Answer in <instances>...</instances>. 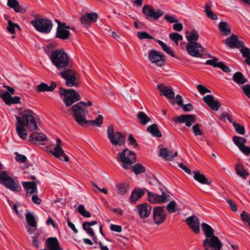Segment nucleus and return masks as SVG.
Here are the masks:
<instances>
[{"mask_svg": "<svg viewBox=\"0 0 250 250\" xmlns=\"http://www.w3.org/2000/svg\"><path fill=\"white\" fill-rule=\"evenodd\" d=\"M116 190L118 194L124 195L129 190V185L125 183H118L116 185Z\"/></svg>", "mask_w": 250, "mask_h": 250, "instance_id": "nucleus-40", "label": "nucleus"}, {"mask_svg": "<svg viewBox=\"0 0 250 250\" xmlns=\"http://www.w3.org/2000/svg\"><path fill=\"white\" fill-rule=\"evenodd\" d=\"M219 30L222 32V34L228 36L231 33L230 28L227 22L221 21L219 23Z\"/></svg>", "mask_w": 250, "mask_h": 250, "instance_id": "nucleus-38", "label": "nucleus"}, {"mask_svg": "<svg viewBox=\"0 0 250 250\" xmlns=\"http://www.w3.org/2000/svg\"><path fill=\"white\" fill-rule=\"evenodd\" d=\"M148 201L152 204L164 203L170 200V196L165 191H162L161 195H158L150 191L148 192Z\"/></svg>", "mask_w": 250, "mask_h": 250, "instance_id": "nucleus-14", "label": "nucleus"}, {"mask_svg": "<svg viewBox=\"0 0 250 250\" xmlns=\"http://www.w3.org/2000/svg\"><path fill=\"white\" fill-rule=\"evenodd\" d=\"M137 37L140 39V40H144V39H153L156 40L153 37L148 34L147 33L142 31V32H139L137 33Z\"/></svg>", "mask_w": 250, "mask_h": 250, "instance_id": "nucleus-51", "label": "nucleus"}, {"mask_svg": "<svg viewBox=\"0 0 250 250\" xmlns=\"http://www.w3.org/2000/svg\"><path fill=\"white\" fill-rule=\"evenodd\" d=\"M53 64L57 69L62 71L67 67H72V62L67 54L63 50H56L53 51L50 56Z\"/></svg>", "mask_w": 250, "mask_h": 250, "instance_id": "nucleus-2", "label": "nucleus"}, {"mask_svg": "<svg viewBox=\"0 0 250 250\" xmlns=\"http://www.w3.org/2000/svg\"><path fill=\"white\" fill-rule=\"evenodd\" d=\"M0 97L7 105L16 104L20 103V97L18 96L12 97L8 91H5L3 93L0 94Z\"/></svg>", "mask_w": 250, "mask_h": 250, "instance_id": "nucleus-21", "label": "nucleus"}, {"mask_svg": "<svg viewBox=\"0 0 250 250\" xmlns=\"http://www.w3.org/2000/svg\"><path fill=\"white\" fill-rule=\"evenodd\" d=\"M110 228L111 230L117 232H120L122 230V228L121 226L112 224L110 226Z\"/></svg>", "mask_w": 250, "mask_h": 250, "instance_id": "nucleus-64", "label": "nucleus"}, {"mask_svg": "<svg viewBox=\"0 0 250 250\" xmlns=\"http://www.w3.org/2000/svg\"><path fill=\"white\" fill-rule=\"evenodd\" d=\"M235 169L237 174L244 179H246V177L249 175V173L244 168L243 166L240 164H237L236 166Z\"/></svg>", "mask_w": 250, "mask_h": 250, "instance_id": "nucleus-45", "label": "nucleus"}, {"mask_svg": "<svg viewBox=\"0 0 250 250\" xmlns=\"http://www.w3.org/2000/svg\"><path fill=\"white\" fill-rule=\"evenodd\" d=\"M98 15L96 13H87L83 15L81 18V21L83 24L87 26L89 25L90 22H95L98 19Z\"/></svg>", "mask_w": 250, "mask_h": 250, "instance_id": "nucleus-22", "label": "nucleus"}, {"mask_svg": "<svg viewBox=\"0 0 250 250\" xmlns=\"http://www.w3.org/2000/svg\"><path fill=\"white\" fill-rule=\"evenodd\" d=\"M169 38L173 41H179L182 40L183 39V37L181 35L176 32H173L169 34Z\"/></svg>", "mask_w": 250, "mask_h": 250, "instance_id": "nucleus-52", "label": "nucleus"}, {"mask_svg": "<svg viewBox=\"0 0 250 250\" xmlns=\"http://www.w3.org/2000/svg\"><path fill=\"white\" fill-rule=\"evenodd\" d=\"M149 61L153 63H155L158 66L161 67L165 64V55L161 52L155 50H150L148 55Z\"/></svg>", "mask_w": 250, "mask_h": 250, "instance_id": "nucleus-13", "label": "nucleus"}, {"mask_svg": "<svg viewBox=\"0 0 250 250\" xmlns=\"http://www.w3.org/2000/svg\"><path fill=\"white\" fill-rule=\"evenodd\" d=\"M203 246L205 250H221L223 244L218 237L213 236L203 240Z\"/></svg>", "mask_w": 250, "mask_h": 250, "instance_id": "nucleus-11", "label": "nucleus"}, {"mask_svg": "<svg viewBox=\"0 0 250 250\" xmlns=\"http://www.w3.org/2000/svg\"><path fill=\"white\" fill-rule=\"evenodd\" d=\"M84 121H83L78 124L82 126L90 124L93 126H100L103 123V117L101 115H99L95 120L88 121L84 118Z\"/></svg>", "mask_w": 250, "mask_h": 250, "instance_id": "nucleus-29", "label": "nucleus"}, {"mask_svg": "<svg viewBox=\"0 0 250 250\" xmlns=\"http://www.w3.org/2000/svg\"><path fill=\"white\" fill-rule=\"evenodd\" d=\"M157 42L159 43V44L161 46L162 49L166 52L167 54L169 55L170 56L175 58L176 56L174 54L173 51L171 49L170 46L166 44L163 42L161 40H156Z\"/></svg>", "mask_w": 250, "mask_h": 250, "instance_id": "nucleus-43", "label": "nucleus"}, {"mask_svg": "<svg viewBox=\"0 0 250 250\" xmlns=\"http://www.w3.org/2000/svg\"><path fill=\"white\" fill-rule=\"evenodd\" d=\"M48 250H62L60 247V243L56 237H49L45 241Z\"/></svg>", "mask_w": 250, "mask_h": 250, "instance_id": "nucleus-24", "label": "nucleus"}, {"mask_svg": "<svg viewBox=\"0 0 250 250\" xmlns=\"http://www.w3.org/2000/svg\"><path fill=\"white\" fill-rule=\"evenodd\" d=\"M70 36V31L57 27L55 37L63 40L67 39Z\"/></svg>", "mask_w": 250, "mask_h": 250, "instance_id": "nucleus-33", "label": "nucleus"}, {"mask_svg": "<svg viewBox=\"0 0 250 250\" xmlns=\"http://www.w3.org/2000/svg\"><path fill=\"white\" fill-rule=\"evenodd\" d=\"M153 217L156 224H160L166 219V214L164 207H155L153 209Z\"/></svg>", "mask_w": 250, "mask_h": 250, "instance_id": "nucleus-16", "label": "nucleus"}, {"mask_svg": "<svg viewBox=\"0 0 250 250\" xmlns=\"http://www.w3.org/2000/svg\"><path fill=\"white\" fill-rule=\"evenodd\" d=\"M25 216L28 225L32 228H37V224L34 215L28 211L26 213Z\"/></svg>", "mask_w": 250, "mask_h": 250, "instance_id": "nucleus-42", "label": "nucleus"}, {"mask_svg": "<svg viewBox=\"0 0 250 250\" xmlns=\"http://www.w3.org/2000/svg\"><path fill=\"white\" fill-rule=\"evenodd\" d=\"M15 154L16 155L15 158L16 161L21 163H23L26 161V157L25 155L20 154L18 152H16Z\"/></svg>", "mask_w": 250, "mask_h": 250, "instance_id": "nucleus-60", "label": "nucleus"}, {"mask_svg": "<svg viewBox=\"0 0 250 250\" xmlns=\"http://www.w3.org/2000/svg\"><path fill=\"white\" fill-rule=\"evenodd\" d=\"M16 27V23H13L11 21H8V26L7 29L9 32L12 34L15 33V28Z\"/></svg>", "mask_w": 250, "mask_h": 250, "instance_id": "nucleus-56", "label": "nucleus"}, {"mask_svg": "<svg viewBox=\"0 0 250 250\" xmlns=\"http://www.w3.org/2000/svg\"><path fill=\"white\" fill-rule=\"evenodd\" d=\"M186 50L189 55L194 57L202 58L205 54L204 48L197 42H188Z\"/></svg>", "mask_w": 250, "mask_h": 250, "instance_id": "nucleus-10", "label": "nucleus"}, {"mask_svg": "<svg viewBox=\"0 0 250 250\" xmlns=\"http://www.w3.org/2000/svg\"><path fill=\"white\" fill-rule=\"evenodd\" d=\"M61 140L59 138L57 139V144L54 150H51L50 152L57 158H60V154H64V151L61 146Z\"/></svg>", "mask_w": 250, "mask_h": 250, "instance_id": "nucleus-35", "label": "nucleus"}, {"mask_svg": "<svg viewBox=\"0 0 250 250\" xmlns=\"http://www.w3.org/2000/svg\"><path fill=\"white\" fill-rule=\"evenodd\" d=\"M78 211L80 213V214L86 218H89L91 217L90 213L87 210H85L84 207V206L83 205H80L78 206L77 208Z\"/></svg>", "mask_w": 250, "mask_h": 250, "instance_id": "nucleus-50", "label": "nucleus"}, {"mask_svg": "<svg viewBox=\"0 0 250 250\" xmlns=\"http://www.w3.org/2000/svg\"><path fill=\"white\" fill-rule=\"evenodd\" d=\"M107 135L110 143L115 146H122L125 144V136L122 133L114 132L113 125H110L107 129Z\"/></svg>", "mask_w": 250, "mask_h": 250, "instance_id": "nucleus-9", "label": "nucleus"}, {"mask_svg": "<svg viewBox=\"0 0 250 250\" xmlns=\"http://www.w3.org/2000/svg\"><path fill=\"white\" fill-rule=\"evenodd\" d=\"M225 42L228 46L231 48H240L243 45V43L240 42L236 35H232L225 41Z\"/></svg>", "mask_w": 250, "mask_h": 250, "instance_id": "nucleus-23", "label": "nucleus"}, {"mask_svg": "<svg viewBox=\"0 0 250 250\" xmlns=\"http://www.w3.org/2000/svg\"><path fill=\"white\" fill-rule=\"evenodd\" d=\"M227 202L229 205V207L232 211H236L237 210L236 205L233 200L229 199L227 200Z\"/></svg>", "mask_w": 250, "mask_h": 250, "instance_id": "nucleus-62", "label": "nucleus"}, {"mask_svg": "<svg viewBox=\"0 0 250 250\" xmlns=\"http://www.w3.org/2000/svg\"><path fill=\"white\" fill-rule=\"evenodd\" d=\"M199 37L198 34L195 30H192L190 32L187 33L186 38L188 42H196Z\"/></svg>", "mask_w": 250, "mask_h": 250, "instance_id": "nucleus-44", "label": "nucleus"}, {"mask_svg": "<svg viewBox=\"0 0 250 250\" xmlns=\"http://www.w3.org/2000/svg\"><path fill=\"white\" fill-rule=\"evenodd\" d=\"M233 141L235 145L239 148V147L245 145L247 140L243 137L234 136L233 137Z\"/></svg>", "mask_w": 250, "mask_h": 250, "instance_id": "nucleus-46", "label": "nucleus"}, {"mask_svg": "<svg viewBox=\"0 0 250 250\" xmlns=\"http://www.w3.org/2000/svg\"><path fill=\"white\" fill-rule=\"evenodd\" d=\"M137 116L139 122L144 125H146L151 121V119L143 111L138 112Z\"/></svg>", "mask_w": 250, "mask_h": 250, "instance_id": "nucleus-37", "label": "nucleus"}, {"mask_svg": "<svg viewBox=\"0 0 250 250\" xmlns=\"http://www.w3.org/2000/svg\"><path fill=\"white\" fill-rule=\"evenodd\" d=\"M193 132L195 136L203 135V132L200 129V125L195 124L192 126Z\"/></svg>", "mask_w": 250, "mask_h": 250, "instance_id": "nucleus-55", "label": "nucleus"}, {"mask_svg": "<svg viewBox=\"0 0 250 250\" xmlns=\"http://www.w3.org/2000/svg\"><path fill=\"white\" fill-rule=\"evenodd\" d=\"M176 103L178 105L181 106L183 104V99L182 96L180 95H177L173 101L171 102L172 104Z\"/></svg>", "mask_w": 250, "mask_h": 250, "instance_id": "nucleus-57", "label": "nucleus"}, {"mask_svg": "<svg viewBox=\"0 0 250 250\" xmlns=\"http://www.w3.org/2000/svg\"><path fill=\"white\" fill-rule=\"evenodd\" d=\"M92 104V102L90 101H88L87 103L81 102L72 106L71 111L75 121L78 123L84 121V118L86 115V108L84 106H89Z\"/></svg>", "mask_w": 250, "mask_h": 250, "instance_id": "nucleus-6", "label": "nucleus"}, {"mask_svg": "<svg viewBox=\"0 0 250 250\" xmlns=\"http://www.w3.org/2000/svg\"><path fill=\"white\" fill-rule=\"evenodd\" d=\"M241 217L244 222H247L250 229V214L246 211H243L241 214Z\"/></svg>", "mask_w": 250, "mask_h": 250, "instance_id": "nucleus-53", "label": "nucleus"}, {"mask_svg": "<svg viewBox=\"0 0 250 250\" xmlns=\"http://www.w3.org/2000/svg\"><path fill=\"white\" fill-rule=\"evenodd\" d=\"M129 169L136 175L140 174L146 171L145 167L142 164L139 163L136 164L134 166H130Z\"/></svg>", "mask_w": 250, "mask_h": 250, "instance_id": "nucleus-39", "label": "nucleus"}, {"mask_svg": "<svg viewBox=\"0 0 250 250\" xmlns=\"http://www.w3.org/2000/svg\"><path fill=\"white\" fill-rule=\"evenodd\" d=\"M128 141H129V145L133 146L134 147L136 148L138 146V144L132 134L129 135Z\"/></svg>", "mask_w": 250, "mask_h": 250, "instance_id": "nucleus-59", "label": "nucleus"}, {"mask_svg": "<svg viewBox=\"0 0 250 250\" xmlns=\"http://www.w3.org/2000/svg\"><path fill=\"white\" fill-rule=\"evenodd\" d=\"M59 94L63 96V102L66 106L71 105L81 99L80 94L72 88L66 89L60 87Z\"/></svg>", "mask_w": 250, "mask_h": 250, "instance_id": "nucleus-7", "label": "nucleus"}, {"mask_svg": "<svg viewBox=\"0 0 250 250\" xmlns=\"http://www.w3.org/2000/svg\"><path fill=\"white\" fill-rule=\"evenodd\" d=\"M136 208L140 217L145 219L148 217L151 211V207L147 203L141 204L137 206Z\"/></svg>", "mask_w": 250, "mask_h": 250, "instance_id": "nucleus-18", "label": "nucleus"}, {"mask_svg": "<svg viewBox=\"0 0 250 250\" xmlns=\"http://www.w3.org/2000/svg\"><path fill=\"white\" fill-rule=\"evenodd\" d=\"M158 155L167 161H171L173 158L177 156V151L175 152L174 154L172 152L166 147L161 148L158 152Z\"/></svg>", "mask_w": 250, "mask_h": 250, "instance_id": "nucleus-25", "label": "nucleus"}, {"mask_svg": "<svg viewBox=\"0 0 250 250\" xmlns=\"http://www.w3.org/2000/svg\"><path fill=\"white\" fill-rule=\"evenodd\" d=\"M146 130L154 137H161L162 136V134L156 124H153L148 126L146 128Z\"/></svg>", "mask_w": 250, "mask_h": 250, "instance_id": "nucleus-36", "label": "nucleus"}, {"mask_svg": "<svg viewBox=\"0 0 250 250\" xmlns=\"http://www.w3.org/2000/svg\"><path fill=\"white\" fill-rule=\"evenodd\" d=\"M57 84L56 82L52 81L50 85H48L44 83H42L37 86V90L39 92H52L56 87Z\"/></svg>", "mask_w": 250, "mask_h": 250, "instance_id": "nucleus-27", "label": "nucleus"}, {"mask_svg": "<svg viewBox=\"0 0 250 250\" xmlns=\"http://www.w3.org/2000/svg\"><path fill=\"white\" fill-rule=\"evenodd\" d=\"M203 100L205 103L212 110L218 111L220 107L219 102L214 99V97L211 95H207L203 97Z\"/></svg>", "mask_w": 250, "mask_h": 250, "instance_id": "nucleus-20", "label": "nucleus"}, {"mask_svg": "<svg viewBox=\"0 0 250 250\" xmlns=\"http://www.w3.org/2000/svg\"><path fill=\"white\" fill-rule=\"evenodd\" d=\"M23 187L26 190L27 195H31L33 193H37L38 189L37 185L34 182H23L22 183Z\"/></svg>", "mask_w": 250, "mask_h": 250, "instance_id": "nucleus-26", "label": "nucleus"}, {"mask_svg": "<svg viewBox=\"0 0 250 250\" xmlns=\"http://www.w3.org/2000/svg\"><path fill=\"white\" fill-rule=\"evenodd\" d=\"M233 80L238 84H244L247 83V80L245 78L243 75L240 72H237L233 74Z\"/></svg>", "mask_w": 250, "mask_h": 250, "instance_id": "nucleus-41", "label": "nucleus"}, {"mask_svg": "<svg viewBox=\"0 0 250 250\" xmlns=\"http://www.w3.org/2000/svg\"><path fill=\"white\" fill-rule=\"evenodd\" d=\"M35 19L31 23L37 31L44 34H48L50 32L53 26L51 21L38 18L37 15L35 16Z\"/></svg>", "mask_w": 250, "mask_h": 250, "instance_id": "nucleus-5", "label": "nucleus"}, {"mask_svg": "<svg viewBox=\"0 0 250 250\" xmlns=\"http://www.w3.org/2000/svg\"><path fill=\"white\" fill-rule=\"evenodd\" d=\"M240 51L242 55L246 59L250 57V50L249 48L244 46L243 45L241 47Z\"/></svg>", "mask_w": 250, "mask_h": 250, "instance_id": "nucleus-54", "label": "nucleus"}, {"mask_svg": "<svg viewBox=\"0 0 250 250\" xmlns=\"http://www.w3.org/2000/svg\"><path fill=\"white\" fill-rule=\"evenodd\" d=\"M232 125L235 128V131L236 132L240 135H244L245 133V127L238 123H237L235 122H234L232 123Z\"/></svg>", "mask_w": 250, "mask_h": 250, "instance_id": "nucleus-49", "label": "nucleus"}, {"mask_svg": "<svg viewBox=\"0 0 250 250\" xmlns=\"http://www.w3.org/2000/svg\"><path fill=\"white\" fill-rule=\"evenodd\" d=\"M47 139L46 136L42 133L33 132L29 136V140L30 141L36 143L40 141H43Z\"/></svg>", "mask_w": 250, "mask_h": 250, "instance_id": "nucleus-34", "label": "nucleus"}, {"mask_svg": "<svg viewBox=\"0 0 250 250\" xmlns=\"http://www.w3.org/2000/svg\"><path fill=\"white\" fill-rule=\"evenodd\" d=\"M178 208L177 205L175 201H170L167 206V209L168 212H175Z\"/></svg>", "mask_w": 250, "mask_h": 250, "instance_id": "nucleus-48", "label": "nucleus"}, {"mask_svg": "<svg viewBox=\"0 0 250 250\" xmlns=\"http://www.w3.org/2000/svg\"><path fill=\"white\" fill-rule=\"evenodd\" d=\"M38 116L31 110H24L22 113V119L19 116H16L17 120L16 124V131L19 136L22 139H25L27 136V131L24 126L28 127L31 131L37 130L38 129L36 120Z\"/></svg>", "mask_w": 250, "mask_h": 250, "instance_id": "nucleus-1", "label": "nucleus"}, {"mask_svg": "<svg viewBox=\"0 0 250 250\" xmlns=\"http://www.w3.org/2000/svg\"><path fill=\"white\" fill-rule=\"evenodd\" d=\"M240 150L246 155L250 154V148L246 145L239 147Z\"/></svg>", "mask_w": 250, "mask_h": 250, "instance_id": "nucleus-63", "label": "nucleus"}, {"mask_svg": "<svg viewBox=\"0 0 250 250\" xmlns=\"http://www.w3.org/2000/svg\"><path fill=\"white\" fill-rule=\"evenodd\" d=\"M7 5L10 8H13L14 11L16 12L20 11L19 10L20 8V5L17 0H8Z\"/></svg>", "mask_w": 250, "mask_h": 250, "instance_id": "nucleus-47", "label": "nucleus"}, {"mask_svg": "<svg viewBox=\"0 0 250 250\" xmlns=\"http://www.w3.org/2000/svg\"><path fill=\"white\" fill-rule=\"evenodd\" d=\"M196 121V116L193 114H182L173 119L176 123H185L188 127H190Z\"/></svg>", "mask_w": 250, "mask_h": 250, "instance_id": "nucleus-15", "label": "nucleus"}, {"mask_svg": "<svg viewBox=\"0 0 250 250\" xmlns=\"http://www.w3.org/2000/svg\"><path fill=\"white\" fill-rule=\"evenodd\" d=\"M142 12L145 15L146 19L153 21L157 20L164 14L161 10L158 9L155 10L148 5L144 6Z\"/></svg>", "mask_w": 250, "mask_h": 250, "instance_id": "nucleus-12", "label": "nucleus"}, {"mask_svg": "<svg viewBox=\"0 0 250 250\" xmlns=\"http://www.w3.org/2000/svg\"><path fill=\"white\" fill-rule=\"evenodd\" d=\"M197 88L201 95H204L206 93L211 92L210 90L201 84L198 85Z\"/></svg>", "mask_w": 250, "mask_h": 250, "instance_id": "nucleus-58", "label": "nucleus"}, {"mask_svg": "<svg viewBox=\"0 0 250 250\" xmlns=\"http://www.w3.org/2000/svg\"><path fill=\"white\" fill-rule=\"evenodd\" d=\"M116 159L119 162L122 163V167L124 169H129L133 164L136 162L135 153L127 148L123 150L122 152L117 154Z\"/></svg>", "mask_w": 250, "mask_h": 250, "instance_id": "nucleus-3", "label": "nucleus"}, {"mask_svg": "<svg viewBox=\"0 0 250 250\" xmlns=\"http://www.w3.org/2000/svg\"><path fill=\"white\" fill-rule=\"evenodd\" d=\"M186 223L195 233L198 234L200 232V221L196 216L188 217L186 219Z\"/></svg>", "mask_w": 250, "mask_h": 250, "instance_id": "nucleus-17", "label": "nucleus"}, {"mask_svg": "<svg viewBox=\"0 0 250 250\" xmlns=\"http://www.w3.org/2000/svg\"><path fill=\"white\" fill-rule=\"evenodd\" d=\"M194 179L202 184L210 185L212 183V180L206 178L204 175L200 174L199 171H193Z\"/></svg>", "mask_w": 250, "mask_h": 250, "instance_id": "nucleus-28", "label": "nucleus"}, {"mask_svg": "<svg viewBox=\"0 0 250 250\" xmlns=\"http://www.w3.org/2000/svg\"><path fill=\"white\" fill-rule=\"evenodd\" d=\"M145 191L143 189H135L131 193L130 199L132 203H135L136 201L141 198L144 194Z\"/></svg>", "mask_w": 250, "mask_h": 250, "instance_id": "nucleus-32", "label": "nucleus"}, {"mask_svg": "<svg viewBox=\"0 0 250 250\" xmlns=\"http://www.w3.org/2000/svg\"><path fill=\"white\" fill-rule=\"evenodd\" d=\"M201 228L206 238H209L213 237V236H215L214 229L209 225L203 223L201 224Z\"/></svg>", "mask_w": 250, "mask_h": 250, "instance_id": "nucleus-31", "label": "nucleus"}, {"mask_svg": "<svg viewBox=\"0 0 250 250\" xmlns=\"http://www.w3.org/2000/svg\"><path fill=\"white\" fill-rule=\"evenodd\" d=\"M0 184L13 192H19L21 190L19 181L10 176L6 171L0 173Z\"/></svg>", "mask_w": 250, "mask_h": 250, "instance_id": "nucleus-4", "label": "nucleus"}, {"mask_svg": "<svg viewBox=\"0 0 250 250\" xmlns=\"http://www.w3.org/2000/svg\"><path fill=\"white\" fill-rule=\"evenodd\" d=\"M71 68L67 67L66 69H63L60 73V75L62 78L65 80V85L67 86L77 87L79 85V82L77 78V73Z\"/></svg>", "mask_w": 250, "mask_h": 250, "instance_id": "nucleus-8", "label": "nucleus"}, {"mask_svg": "<svg viewBox=\"0 0 250 250\" xmlns=\"http://www.w3.org/2000/svg\"><path fill=\"white\" fill-rule=\"evenodd\" d=\"M242 88L245 94L250 98V84H245L242 86Z\"/></svg>", "mask_w": 250, "mask_h": 250, "instance_id": "nucleus-61", "label": "nucleus"}, {"mask_svg": "<svg viewBox=\"0 0 250 250\" xmlns=\"http://www.w3.org/2000/svg\"><path fill=\"white\" fill-rule=\"evenodd\" d=\"M157 88L161 95L165 96L167 98L170 99L174 98L175 94L172 87L165 86L164 84H160L157 85Z\"/></svg>", "mask_w": 250, "mask_h": 250, "instance_id": "nucleus-19", "label": "nucleus"}, {"mask_svg": "<svg viewBox=\"0 0 250 250\" xmlns=\"http://www.w3.org/2000/svg\"><path fill=\"white\" fill-rule=\"evenodd\" d=\"M213 61H207L205 64L206 65H211L214 67H218L222 70L224 72L229 73L230 72V69L223 62H217V63H214Z\"/></svg>", "mask_w": 250, "mask_h": 250, "instance_id": "nucleus-30", "label": "nucleus"}]
</instances>
